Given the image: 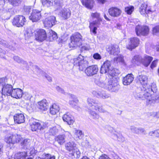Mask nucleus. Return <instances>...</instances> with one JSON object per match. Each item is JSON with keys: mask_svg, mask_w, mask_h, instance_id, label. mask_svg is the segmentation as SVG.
<instances>
[{"mask_svg": "<svg viewBox=\"0 0 159 159\" xmlns=\"http://www.w3.org/2000/svg\"><path fill=\"white\" fill-rule=\"evenodd\" d=\"M139 89L137 90L133 93L134 96V98L137 99H141L144 100L146 99L147 102L149 104H151L152 103L155 102V100L156 98H153V97L151 96V95L148 92H146L145 87L143 86L141 88V92H139Z\"/></svg>", "mask_w": 159, "mask_h": 159, "instance_id": "nucleus-1", "label": "nucleus"}, {"mask_svg": "<svg viewBox=\"0 0 159 159\" xmlns=\"http://www.w3.org/2000/svg\"><path fill=\"white\" fill-rule=\"evenodd\" d=\"M87 102L89 106L92 107L93 109L98 110L100 112L107 113L108 114H110L102 107V104L98 101L89 98L88 99Z\"/></svg>", "mask_w": 159, "mask_h": 159, "instance_id": "nucleus-2", "label": "nucleus"}, {"mask_svg": "<svg viewBox=\"0 0 159 159\" xmlns=\"http://www.w3.org/2000/svg\"><path fill=\"white\" fill-rule=\"evenodd\" d=\"M82 36L79 33H76L70 37V45L72 47L80 46L82 44Z\"/></svg>", "mask_w": 159, "mask_h": 159, "instance_id": "nucleus-3", "label": "nucleus"}, {"mask_svg": "<svg viewBox=\"0 0 159 159\" xmlns=\"http://www.w3.org/2000/svg\"><path fill=\"white\" fill-rule=\"evenodd\" d=\"M30 125L33 131H36L37 130H43L45 128L46 125L43 123H40L36 120L31 118L30 120Z\"/></svg>", "mask_w": 159, "mask_h": 159, "instance_id": "nucleus-4", "label": "nucleus"}, {"mask_svg": "<svg viewBox=\"0 0 159 159\" xmlns=\"http://www.w3.org/2000/svg\"><path fill=\"white\" fill-rule=\"evenodd\" d=\"M22 138L20 135L14 134L7 137L5 139V141L7 143L13 144L20 142Z\"/></svg>", "mask_w": 159, "mask_h": 159, "instance_id": "nucleus-5", "label": "nucleus"}, {"mask_svg": "<svg viewBox=\"0 0 159 159\" xmlns=\"http://www.w3.org/2000/svg\"><path fill=\"white\" fill-rule=\"evenodd\" d=\"M135 30L137 35L138 36L141 35L146 36L149 32V27L146 25H138L136 26Z\"/></svg>", "mask_w": 159, "mask_h": 159, "instance_id": "nucleus-6", "label": "nucleus"}, {"mask_svg": "<svg viewBox=\"0 0 159 159\" xmlns=\"http://www.w3.org/2000/svg\"><path fill=\"white\" fill-rule=\"evenodd\" d=\"M109 84L108 85L107 89L112 92H117L119 89V86L116 79H111L109 81Z\"/></svg>", "mask_w": 159, "mask_h": 159, "instance_id": "nucleus-7", "label": "nucleus"}, {"mask_svg": "<svg viewBox=\"0 0 159 159\" xmlns=\"http://www.w3.org/2000/svg\"><path fill=\"white\" fill-rule=\"evenodd\" d=\"M26 22V20L24 16H16L13 19L12 24L18 27L23 26Z\"/></svg>", "mask_w": 159, "mask_h": 159, "instance_id": "nucleus-8", "label": "nucleus"}, {"mask_svg": "<svg viewBox=\"0 0 159 159\" xmlns=\"http://www.w3.org/2000/svg\"><path fill=\"white\" fill-rule=\"evenodd\" d=\"M41 11L37 9L33 10L31 15L29 16L30 19L33 22H36L40 20L41 17Z\"/></svg>", "mask_w": 159, "mask_h": 159, "instance_id": "nucleus-9", "label": "nucleus"}, {"mask_svg": "<svg viewBox=\"0 0 159 159\" xmlns=\"http://www.w3.org/2000/svg\"><path fill=\"white\" fill-rule=\"evenodd\" d=\"M35 39L37 40L42 42L46 39L47 37L46 33L45 30L40 29L35 33Z\"/></svg>", "mask_w": 159, "mask_h": 159, "instance_id": "nucleus-10", "label": "nucleus"}, {"mask_svg": "<svg viewBox=\"0 0 159 159\" xmlns=\"http://www.w3.org/2000/svg\"><path fill=\"white\" fill-rule=\"evenodd\" d=\"M56 17L54 16H51L46 18L43 22L45 27H51L56 24Z\"/></svg>", "mask_w": 159, "mask_h": 159, "instance_id": "nucleus-11", "label": "nucleus"}, {"mask_svg": "<svg viewBox=\"0 0 159 159\" xmlns=\"http://www.w3.org/2000/svg\"><path fill=\"white\" fill-rule=\"evenodd\" d=\"M98 70L97 65H93L87 68L85 70V72L87 75L91 76L96 74Z\"/></svg>", "mask_w": 159, "mask_h": 159, "instance_id": "nucleus-12", "label": "nucleus"}, {"mask_svg": "<svg viewBox=\"0 0 159 159\" xmlns=\"http://www.w3.org/2000/svg\"><path fill=\"white\" fill-rule=\"evenodd\" d=\"M92 93L94 96L98 98L105 99L108 98L110 97L109 94L106 93L103 90L101 91L93 90Z\"/></svg>", "mask_w": 159, "mask_h": 159, "instance_id": "nucleus-13", "label": "nucleus"}, {"mask_svg": "<svg viewBox=\"0 0 159 159\" xmlns=\"http://www.w3.org/2000/svg\"><path fill=\"white\" fill-rule=\"evenodd\" d=\"M13 89L12 85L8 84H6L2 88V94L5 96H11Z\"/></svg>", "mask_w": 159, "mask_h": 159, "instance_id": "nucleus-14", "label": "nucleus"}, {"mask_svg": "<svg viewBox=\"0 0 159 159\" xmlns=\"http://www.w3.org/2000/svg\"><path fill=\"white\" fill-rule=\"evenodd\" d=\"M111 61L106 60L101 66L100 70V73L102 74L107 73L111 69Z\"/></svg>", "mask_w": 159, "mask_h": 159, "instance_id": "nucleus-15", "label": "nucleus"}, {"mask_svg": "<svg viewBox=\"0 0 159 159\" xmlns=\"http://www.w3.org/2000/svg\"><path fill=\"white\" fill-rule=\"evenodd\" d=\"M121 10L116 7H112L108 10L110 15L113 17H117L120 16L121 13Z\"/></svg>", "mask_w": 159, "mask_h": 159, "instance_id": "nucleus-16", "label": "nucleus"}, {"mask_svg": "<svg viewBox=\"0 0 159 159\" xmlns=\"http://www.w3.org/2000/svg\"><path fill=\"white\" fill-rule=\"evenodd\" d=\"M74 65L79 67L80 70L82 71L88 65L87 60H74Z\"/></svg>", "mask_w": 159, "mask_h": 159, "instance_id": "nucleus-17", "label": "nucleus"}, {"mask_svg": "<svg viewBox=\"0 0 159 159\" xmlns=\"http://www.w3.org/2000/svg\"><path fill=\"white\" fill-rule=\"evenodd\" d=\"M139 43V39L136 37L131 38L130 39V42L127 48L130 50L135 48L137 47Z\"/></svg>", "mask_w": 159, "mask_h": 159, "instance_id": "nucleus-18", "label": "nucleus"}, {"mask_svg": "<svg viewBox=\"0 0 159 159\" xmlns=\"http://www.w3.org/2000/svg\"><path fill=\"white\" fill-rule=\"evenodd\" d=\"M62 118L63 121L66 122L69 125L72 124L74 122L73 116L69 112L64 114Z\"/></svg>", "mask_w": 159, "mask_h": 159, "instance_id": "nucleus-19", "label": "nucleus"}, {"mask_svg": "<svg viewBox=\"0 0 159 159\" xmlns=\"http://www.w3.org/2000/svg\"><path fill=\"white\" fill-rule=\"evenodd\" d=\"M107 50L110 54L114 55H117L119 52L118 46L116 44L109 46Z\"/></svg>", "mask_w": 159, "mask_h": 159, "instance_id": "nucleus-20", "label": "nucleus"}, {"mask_svg": "<svg viewBox=\"0 0 159 159\" xmlns=\"http://www.w3.org/2000/svg\"><path fill=\"white\" fill-rule=\"evenodd\" d=\"M14 119L15 123L20 124L25 121V116L22 113H17L15 114Z\"/></svg>", "mask_w": 159, "mask_h": 159, "instance_id": "nucleus-21", "label": "nucleus"}, {"mask_svg": "<svg viewBox=\"0 0 159 159\" xmlns=\"http://www.w3.org/2000/svg\"><path fill=\"white\" fill-rule=\"evenodd\" d=\"M145 89H146L145 92H148L151 95V96L152 97V94H151L150 92H152L153 93H155L157 92V87L156 85L154 83L152 84L151 86L149 85H148L146 87H145ZM152 97H153V98H156L157 99L155 100H155H157L159 97H154L153 96H152Z\"/></svg>", "mask_w": 159, "mask_h": 159, "instance_id": "nucleus-22", "label": "nucleus"}, {"mask_svg": "<svg viewBox=\"0 0 159 159\" xmlns=\"http://www.w3.org/2000/svg\"><path fill=\"white\" fill-rule=\"evenodd\" d=\"M0 44L13 51L16 50V43H13L11 45H10L6 41L3 40L1 38H0Z\"/></svg>", "mask_w": 159, "mask_h": 159, "instance_id": "nucleus-23", "label": "nucleus"}, {"mask_svg": "<svg viewBox=\"0 0 159 159\" xmlns=\"http://www.w3.org/2000/svg\"><path fill=\"white\" fill-rule=\"evenodd\" d=\"M134 79L133 75L132 74H128L124 77L123 83L124 85H127L130 84Z\"/></svg>", "mask_w": 159, "mask_h": 159, "instance_id": "nucleus-24", "label": "nucleus"}, {"mask_svg": "<svg viewBox=\"0 0 159 159\" xmlns=\"http://www.w3.org/2000/svg\"><path fill=\"white\" fill-rule=\"evenodd\" d=\"M11 96L16 98H20L22 95V90L20 89H13Z\"/></svg>", "mask_w": 159, "mask_h": 159, "instance_id": "nucleus-25", "label": "nucleus"}, {"mask_svg": "<svg viewBox=\"0 0 159 159\" xmlns=\"http://www.w3.org/2000/svg\"><path fill=\"white\" fill-rule=\"evenodd\" d=\"M59 14L64 19H67L70 17L71 13L69 9L64 8L60 12Z\"/></svg>", "mask_w": 159, "mask_h": 159, "instance_id": "nucleus-26", "label": "nucleus"}, {"mask_svg": "<svg viewBox=\"0 0 159 159\" xmlns=\"http://www.w3.org/2000/svg\"><path fill=\"white\" fill-rule=\"evenodd\" d=\"M107 73V75L110 76V77H109L110 79H112L113 78L115 79H115H116V78L114 77L120 74V72L116 69L114 68L112 69L111 68V69Z\"/></svg>", "mask_w": 159, "mask_h": 159, "instance_id": "nucleus-27", "label": "nucleus"}, {"mask_svg": "<svg viewBox=\"0 0 159 159\" xmlns=\"http://www.w3.org/2000/svg\"><path fill=\"white\" fill-rule=\"evenodd\" d=\"M65 147L66 150L71 152L76 148V144L73 141H70L65 144Z\"/></svg>", "mask_w": 159, "mask_h": 159, "instance_id": "nucleus-28", "label": "nucleus"}, {"mask_svg": "<svg viewBox=\"0 0 159 159\" xmlns=\"http://www.w3.org/2000/svg\"><path fill=\"white\" fill-rule=\"evenodd\" d=\"M81 3L86 7L91 9L93 7V0H81Z\"/></svg>", "mask_w": 159, "mask_h": 159, "instance_id": "nucleus-29", "label": "nucleus"}, {"mask_svg": "<svg viewBox=\"0 0 159 159\" xmlns=\"http://www.w3.org/2000/svg\"><path fill=\"white\" fill-rule=\"evenodd\" d=\"M38 107L39 109L43 111H45L47 109L48 103L46 100H43L38 102Z\"/></svg>", "mask_w": 159, "mask_h": 159, "instance_id": "nucleus-30", "label": "nucleus"}, {"mask_svg": "<svg viewBox=\"0 0 159 159\" xmlns=\"http://www.w3.org/2000/svg\"><path fill=\"white\" fill-rule=\"evenodd\" d=\"M138 78L139 81L143 85L142 87L144 86L146 87L147 84L148 78L147 77L146 75H139L138 77Z\"/></svg>", "mask_w": 159, "mask_h": 159, "instance_id": "nucleus-31", "label": "nucleus"}, {"mask_svg": "<svg viewBox=\"0 0 159 159\" xmlns=\"http://www.w3.org/2000/svg\"><path fill=\"white\" fill-rule=\"evenodd\" d=\"M55 141L60 145H62L66 142V136L65 134H60L56 137Z\"/></svg>", "mask_w": 159, "mask_h": 159, "instance_id": "nucleus-32", "label": "nucleus"}, {"mask_svg": "<svg viewBox=\"0 0 159 159\" xmlns=\"http://www.w3.org/2000/svg\"><path fill=\"white\" fill-rule=\"evenodd\" d=\"M70 95L71 100H70L69 103L73 107L75 108L77 104V103L78 102V100L75 96L72 94H70Z\"/></svg>", "mask_w": 159, "mask_h": 159, "instance_id": "nucleus-33", "label": "nucleus"}, {"mask_svg": "<svg viewBox=\"0 0 159 159\" xmlns=\"http://www.w3.org/2000/svg\"><path fill=\"white\" fill-rule=\"evenodd\" d=\"M26 157H28L27 153L25 152H18L15 155V159H25Z\"/></svg>", "mask_w": 159, "mask_h": 159, "instance_id": "nucleus-34", "label": "nucleus"}, {"mask_svg": "<svg viewBox=\"0 0 159 159\" xmlns=\"http://www.w3.org/2000/svg\"><path fill=\"white\" fill-rule=\"evenodd\" d=\"M147 7V5L145 3H143L141 5V7L139 8V11L141 14H144L145 13L148 14L151 11L149 9L146 10Z\"/></svg>", "mask_w": 159, "mask_h": 159, "instance_id": "nucleus-35", "label": "nucleus"}, {"mask_svg": "<svg viewBox=\"0 0 159 159\" xmlns=\"http://www.w3.org/2000/svg\"><path fill=\"white\" fill-rule=\"evenodd\" d=\"M70 155L72 157L76 158H79L80 155V152L79 150L76 147L73 151H71Z\"/></svg>", "mask_w": 159, "mask_h": 159, "instance_id": "nucleus-36", "label": "nucleus"}, {"mask_svg": "<svg viewBox=\"0 0 159 159\" xmlns=\"http://www.w3.org/2000/svg\"><path fill=\"white\" fill-rule=\"evenodd\" d=\"M59 106L56 104H54L50 108V112L52 115H55L59 111Z\"/></svg>", "mask_w": 159, "mask_h": 159, "instance_id": "nucleus-37", "label": "nucleus"}, {"mask_svg": "<svg viewBox=\"0 0 159 159\" xmlns=\"http://www.w3.org/2000/svg\"><path fill=\"white\" fill-rule=\"evenodd\" d=\"M153 58L151 56L144 55L143 58L141 56L139 55H136L134 56L132 60H152Z\"/></svg>", "mask_w": 159, "mask_h": 159, "instance_id": "nucleus-38", "label": "nucleus"}, {"mask_svg": "<svg viewBox=\"0 0 159 159\" xmlns=\"http://www.w3.org/2000/svg\"><path fill=\"white\" fill-rule=\"evenodd\" d=\"M30 144V140L28 139H24L21 143V145L24 149H27L29 148Z\"/></svg>", "mask_w": 159, "mask_h": 159, "instance_id": "nucleus-39", "label": "nucleus"}, {"mask_svg": "<svg viewBox=\"0 0 159 159\" xmlns=\"http://www.w3.org/2000/svg\"><path fill=\"white\" fill-rule=\"evenodd\" d=\"M48 34L50 40H56L57 38L56 33L51 30H49V32Z\"/></svg>", "mask_w": 159, "mask_h": 159, "instance_id": "nucleus-40", "label": "nucleus"}, {"mask_svg": "<svg viewBox=\"0 0 159 159\" xmlns=\"http://www.w3.org/2000/svg\"><path fill=\"white\" fill-rule=\"evenodd\" d=\"M88 111L91 116V117L93 119L97 120L99 118V115L95 111H92L90 109H89Z\"/></svg>", "mask_w": 159, "mask_h": 159, "instance_id": "nucleus-41", "label": "nucleus"}, {"mask_svg": "<svg viewBox=\"0 0 159 159\" xmlns=\"http://www.w3.org/2000/svg\"><path fill=\"white\" fill-rule=\"evenodd\" d=\"M43 5L45 7H49L53 5L52 0H41Z\"/></svg>", "mask_w": 159, "mask_h": 159, "instance_id": "nucleus-42", "label": "nucleus"}, {"mask_svg": "<svg viewBox=\"0 0 159 159\" xmlns=\"http://www.w3.org/2000/svg\"><path fill=\"white\" fill-rule=\"evenodd\" d=\"M94 82L97 85L102 88H106L107 87L106 84L104 82L101 81L100 79L97 80L95 79Z\"/></svg>", "mask_w": 159, "mask_h": 159, "instance_id": "nucleus-43", "label": "nucleus"}, {"mask_svg": "<svg viewBox=\"0 0 159 159\" xmlns=\"http://www.w3.org/2000/svg\"><path fill=\"white\" fill-rule=\"evenodd\" d=\"M134 7L132 6H129L125 7V11L127 14L130 15L134 11Z\"/></svg>", "mask_w": 159, "mask_h": 159, "instance_id": "nucleus-44", "label": "nucleus"}, {"mask_svg": "<svg viewBox=\"0 0 159 159\" xmlns=\"http://www.w3.org/2000/svg\"><path fill=\"white\" fill-rule=\"evenodd\" d=\"M31 7L30 6H25L23 11L25 15H28L32 11Z\"/></svg>", "mask_w": 159, "mask_h": 159, "instance_id": "nucleus-45", "label": "nucleus"}, {"mask_svg": "<svg viewBox=\"0 0 159 159\" xmlns=\"http://www.w3.org/2000/svg\"><path fill=\"white\" fill-rule=\"evenodd\" d=\"M89 27L90 29L91 33H92L93 34H96L97 33L96 30L98 27L94 26L92 24L90 23Z\"/></svg>", "mask_w": 159, "mask_h": 159, "instance_id": "nucleus-46", "label": "nucleus"}, {"mask_svg": "<svg viewBox=\"0 0 159 159\" xmlns=\"http://www.w3.org/2000/svg\"><path fill=\"white\" fill-rule=\"evenodd\" d=\"M49 133L50 135H54L57 134L58 130L56 127L50 128L49 129Z\"/></svg>", "mask_w": 159, "mask_h": 159, "instance_id": "nucleus-47", "label": "nucleus"}, {"mask_svg": "<svg viewBox=\"0 0 159 159\" xmlns=\"http://www.w3.org/2000/svg\"><path fill=\"white\" fill-rule=\"evenodd\" d=\"M75 135L76 138H78L80 139H82L84 136V134L82 131L80 130H75Z\"/></svg>", "mask_w": 159, "mask_h": 159, "instance_id": "nucleus-48", "label": "nucleus"}, {"mask_svg": "<svg viewBox=\"0 0 159 159\" xmlns=\"http://www.w3.org/2000/svg\"><path fill=\"white\" fill-rule=\"evenodd\" d=\"M22 0H8L10 3L14 6H18L20 4Z\"/></svg>", "mask_w": 159, "mask_h": 159, "instance_id": "nucleus-49", "label": "nucleus"}, {"mask_svg": "<svg viewBox=\"0 0 159 159\" xmlns=\"http://www.w3.org/2000/svg\"><path fill=\"white\" fill-rule=\"evenodd\" d=\"M25 35L26 38H28L33 36V33L30 29L26 30L25 32Z\"/></svg>", "mask_w": 159, "mask_h": 159, "instance_id": "nucleus-50", "label": "nucleus"}, {"mask_svg": "<svg viewBox=\"0 0 159 159\" xmlns=\"http://www.w3.org/2000/svg\"><path fill=\"white\" fill-rule=\"evenodd\" d=\"M102 21L101 18H99L90 23L92 24L94 26L98 27L100 25V22Z\"/></svg>", "mask_w": 159, "mask_h": 159, "instance_id": "nucleus-51", "label": "nucleus"}, {"mask_svg": "<svg viewBox=\"0 0 159 159\" xmlns=\"http://www.w3.org/2000/svg\"><path fill=\"white\" fill-rule=\"evenodd\" d=\"M81 144L83 147L88 148L90 147L89 142L86 139L84 140L81 143Z\"/></svg>", "mask_w": 159, "mask_h": 159, "instance_id": "nucleus-52", "label": "nucleus"}, {"mask_svg": "<svg viewBox=\"0 0 159 159\" xmlns=\"http://www.w3.org/2000/svg\"><path fill=\"white\" fill-rule=\"evenodd\" d=\"M153 34L158 35L159 34V26L157 25L154 27L152 29Z\"/></svg>", "mask_w": 159, "mask_h": 159, "instance_id": "nucleus-53", "label": "nucleus"}, {"mask_svg": "<svg viewBox=\"0 0 159 159\" xmlns=\"http://www.w3.org/2000/svg\"><path fill=\"white\" fill-rule=\"evenodd\" d=\"M139 60H135L136 61H138ZM141 61L143 64L145 66H148L151 62V61L152 60H140Z\"/></svg>", "mask_w": 159, "mask_h": 159, "instance_id": "nucleus-54", "label": "nucleus"}, {"mask_svg": "<svg viewBox=\"0 0 159 159\" xmlns=\"http://www.w3.org/2000/svg\"><path fill=\"white\" fill-rule=\"evenodd\" d=\"M7 79L6 77H3L0 78V85H2V87L4 85L6 84V83L7 82Z\"/></svg>", "mask_w": 159, "mask_h": 159, "instance_id": "nucleus-55", "label": "nucleus"}, {"mask_svg": "<svg viewBox=\"0 0 159 159\" xmlns=\"http://www.w3.org/2000/svg\"><path fill=\"white\" fill-rule=\"evenodd\" d=\"M94 59L96 60H100L101 59V56L98 53H94L93 56Z\"/></svg>", "mask_w": 159, "mask_h": 159, "instance_id": "nucleus-56", "label": "nucleus"}, {"mask_svg": "<svg viewBox=\"0 0 159 159\" xmlns=\"http://www.w3.org/2000/svg\"><path fill=\"white\" fill-rule=\"evenodd\" d=\"M32 97V96L28 93H26L25 94V96H24V98L27 100L30 101V99Z\"/></svg>", "mask_w": 159, "mask_h": 159, "instance_id": "nucleus-57", "label": "nucleus"}, {"mask_svg": "<svg viewBox=\"0 0 159 159\" xmlns=\"http://www.w3.org/2000/svg\"><path fill=\"white\" fill-rule=\"evenodd\" d=\"M91 16L92 17L96 18L97 19L100 18V14L98 13H93L91 15Z\"/></svg>", "mask_w": 159, "mask_h": 159, "instance_id": "nucleus-58", "label": "nucleus"}, {"mask_svg": "<svg viewBox=\"0 0 159 159\" xmlns=\"http://www.w3.org/2000/svg\"><path fill=\"white\" fill-rule=\"evenodd\" d=\"M44 159H55V157L54 156L52 157L49 154H47Z\"/></svg>", "mask_w": 159, "mask_h": 159, "instance_id": "nucleus-59", "label": "nucleus"}, {"mask_svg": "<svg viewBox=\"0 0 159 159\" xmlns=\"http://www.w3.org/2000/svg\"><path fill=\"white\" fill-rule=\"evenodd\" d=\"M33 67L34 68L35 70L37 72V73L41 74L43 72L42 70L41 69H40L37 66H34Z\"/></svg>", "mask_w": 159, "mask_h": 159, "instance_id": "nucleus-60", "label": "nucleus"}, {"mask_svg": "<svg viewBox=\"0 0 159 159\" xmlns=\"http://www.w3.org/2000/svg\"><path fill=\"white\" fill-rule=\"evenodd\" d=\"M115 136L117 138V139L119 141L123 142L125 140V138L122 136L120 135L118 136L116 135H115Z\"/></svg>", "mask_w": 159, "mask_h": 159, "instance_id": "nucleus-61", "label": "nucleus"}, {"mask_svg": "<svg viewBox=\"0 0 159 159\" xmlns=\"http://www.w3.org/2000/svg\"><path fill=\"white\" fill-rule=\"evenodd\" d=\"M99 159H110L109 157L106 154H103L101 156Z\"/></svg>", "mask_w": 159, "mask_h": 159, "instance_id": "nucleus-62", "label": "nucleus"}, {"mask_svg": "<svg viewBox=\"0 0 159 159\" xmlns=\"http://www.w3.org/2000/svg\"><path fill=\"white\" fill-rule=\"evenodd\" d=\"M56 90L59 92L62 93H64L65 92L63 89L60 87H57L56 88Z\"/></svg>", "mask_w": 159, "mask_h": 159, "instance_id": "nucleus-63", "label": "nucleus"}, {"mask_svg": "<svg viewBox=\"0 0 159 159\" xmlns=\"http://www.w3.org/2000/svg\"><path fill=\"white\" fill-rule=\"evenodd\" d=\"M157 61L154 60L152 62L151 65V68L153 69V68L156 67L157 64Z\"/></svg>", "mask_w": 159, "mask_h": 159, "instance_id": "nucleus-64", "label": "nucleus"}]
</instances>
